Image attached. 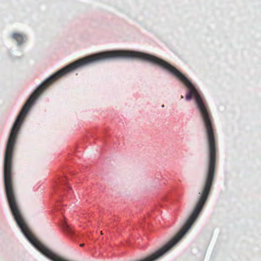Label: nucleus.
I'll use <instances>...</instances> for the list:
<instances>
[{
	"mask_svg": "<svg viewBox=\"0 0 261 261\" xmlns=\"http://www.w3.org/2000/svg\"><path fill=\"white\" fill-rule=\"evenodd\" d=\"M100 234H103V233H102V231H100Z\"/></svg>",
	"mask_w": 261,
	"mask_h": 261,
	"instance_id": "nucleus-6",
	"label": "nucleus"
},
{
	"mask_svg": "<svg viewBox=\"0 0 261 261\" xmlns=\"http://www.w3.org/2000/svg\"><path fill=\"white\" fill-rule=\"evenodd\" d=\"M81 247H83L84 246V244H81L80 245Z\"/></svg>",
	"mask_w": 261,
	"mask_h": 261,
	"instance_id": "nucleus-4",
	"label": "nucleus"
},
{
	"mask_svg": "<svg viewBox=\"0 0 261 261\" xmlns=\"http://www.w3.org/2000/svg\"><path fill=\"white\" fill-rule=\"evenodd\" d=\"M14 38L18 42L23 40L22 36L19 34H14Z\"/></svg>",
	"mask_w": 261,
	"mask_h": 261,
	"instance_id": "nucleus-2",
	"label": "nucleus"
},
{
	"mask_svg": "<svg viewBox=\"0 0 261 261\" xmlns=\"http://www.w3.org/2000/svg\"><path fill=\"white\" fill-rule=\"evenodd\" d=\"M207 133V141L209 150V165L208 170L206 178L204 187L203 190L201 193L200 198L198 200L193 212L185 223L184 228H189L194 223L199 214L201 211L204 204L207 199L212 184V181L214 178L215 166V156L216 147L215 141L212 127V124L210 119H203Z\"/></svg>",
	"mask_w": 261,
	"mask_h": 261,
	"instance_id": "nucleus-1",
	"label": "nucleus"
},
{
	"mask_svg": "<svg viewBox=\"0 0 261 261\" xmlns=\"http://www.w3.org/2000/svg\"><path fill=\"white\" fill-rule=\"evenodd\" d=\"M67 231L66 233H67L69 234H71L72 233V232L71 231V229H67Z\"/></svg>",
	"mask_w": 261,
	"mask_h": 261,
	"instance_id": "nucleus-3",
	"label": "nucleus"
},
{
	"mask_svg": "<svg viewBox=\"0 0 261 261\" xmlns=\"http://www.w3.org/2000/svg\"><path fill=\"white\" fill-rule=\"evenodd\" d=\"M65 226H66V227H70V226H69V225H67V224H66V225H65Z\"/></svg>",
	"mask_w": 261,
	"mask_h": 261,
	"instance_id": "nucleus-5",
	"label": "nucleus"
}]
</instances>
